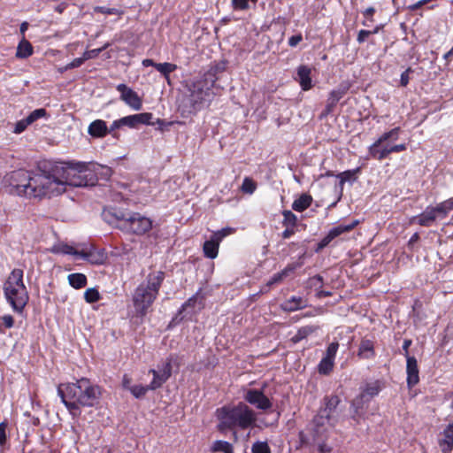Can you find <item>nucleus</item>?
<instances>
[{
  "mask_svg": "<svg viewBox=\"0 0 453 453\" xmlns=\"http://www.w3.org/2000/svg\"><path fill=\"white\" fill-rule=\"evenodd\" d=\"M58 395L73 418L81 415L79 404L92 407L100 397L101 390L88 379L81 378L75 383L61 384L58 388Z\"/></svg>",
  "mask_w": 453,
  "mask_h": 453,
  "instance_id": "1",
  "label": "nucleus"
},
{
  "mask_svg": "<svg viewBox=\"0 0 453 453\" xmlns=\"http://www.w3.org/2000/svg\"><path fill=\"white\" fill-rule=\"evenodd\" d=\"M103 166L94 163L68 162L55 165V176L63 184L64 192L67 186L88 187L97 182V172Z\"/></svg>",
  "mask_w": 453,
  "mask_h": 453,
  "instance_id": "2",
  "label": "nucleus"
},
{
  "mask_svg": "<svg viewBox=\"0 0 453 453\" xmlns=\"http://www.w3.org/2000/svg\"><path fill=\"white\" fill-rule=\"evenodd\" d=\"M216 417L219 420V429H247L253 426L257 421L255 411L246 403L227 404L217 409Z\"/></svg>",
  "mask_w": 453,
  "mask_h": 453,
  "instance_id": "3",
  "label": "nucleus"
},
{
  "mask_svg": "<svg viewBox=\"0 0 453 453\" xmlns=\"http://www.w3.org/2000/svg\"><path fill=\"white\" fill-rule=\"evenodd\" d=\"M64 193L63 184L55 176V165L50 171H31L29 197L42 198Z\"/></svg>",
  "mask_w": 453,
  "mask_h": 453,
  "instance_id": "4",
  "label": "nucleus"
},
{
  "mask_svg": "<svg viewBox=\"0 0 453 453\" xmlns=\"http://www.w3.org/2000/svg\"><path fill=\"white\" fill-rule=\"evenodd\" d=\"M164 280L165 273L163 271H153L148 274L146 281L138 286L133 298L137 311L142 315L146 313L157 298Z\"/></svg>",
  "mask_w": 453,
  "mask_h": 453,
  "instance_id": "5",
  "label": "nucleus"
},
{
  "mask_svg": "<svg viewBox=\"0 0 453 453\" xmlns=\"http://www.w3.org/2000/svg\"><path fill=\"white\" fill-rule=\"evenodd\" d=\"M4 296L17 313H21L28 303L29 295L23 280V271L13 269L4 284Z\"/></svg>",
  "mask_w": 453,
  "mask_h": 453,
  "instance_id": "6",
  "label": "nucleus"
},
{
  "mask_svg": "<svg viewBox=\"0 0 453 453\" xmlns=\"http://www.w3.org/2000/svg\"><path fill=\"white\" fill-rule=\"evenodd\" d=\"M185 100L189 107V111H197L208 105L212 98L213 81L204 80L203 77L186 81Z\"/></svg>",
  "mask_w": 453,
  "mask_h": 453,
  "instance_id": "7",
  "label": "nucleus"
},
{
  "mask_svg": "<svg viewBox=\"0 0 453 453\" xmlns=\"http://www.w3.org/2000/svg\"><path fill=\"white\" fill-rule=\"evenodd\" d=\"M325 406L320 409L319 413L314 417L311 430L313 434L314 441L320 439L332 427H334L339 419L337 407L340 399L337 395L326 396L324 399Z\"/></svg>",
  "mask_w": 453,
  "mask_h": 453,
  "instance_id": "8",
  "label": "nucleus"
},
{
  "mask_svg": "<svg viewBox=\"0 0 453 453\" xmlns=\"http://www.w3.org/2000/svg\"><path fill=\"white\" fill-rule=\"evenodd\" d=\"M400 128L395 127L382 134L370 147L369 154L372 157L383 160L391 153H397L407 149L406 144H392L399 137Z\"/></svg>",
  "mask_w": 453,
  "mask_h": 453,
  "instance_id": "9",
  "label": "nucleus"
},
{
  "mask_svg": "<svg viewBox=\"0 0 453 453\" xmlns=\"http://www.w3.org/2000/svg\"><path fill=\"white\" fill-rule=\"evenodd\" d=\"M116 219L118 227L135 234H143L152 228V220L139 212H119Z\"/></svg>",
  "mask_w": 453,
  "mask_h": 453,
  "instance_id": "10",
  "label": "nucleus"
},
{
  "mask_svg": "<svg viewBox=\"0 0 453 453\" xmlns=\"http://www.w3.org/2000/svg\"><path fill=\"white\" fill-rule=\"evenodd\" d=\"M30 177L31 171L19 169L7 173L3 182L11 194L29 197Z\"/></svg>",
  "mask_w": 453,
  "mask_h": 453,
  "instance_id": "11",
  "label": "nucleus"
},
{
  "mask_svg": "<svg viewBox=\"0 0 453 453\" xmlns=\"http://www.w3.org/2000/svg\"><path fill=\"white\" fill-rule=\"evenodd\" d=\"M383 388L384 383L381 380H377L367 382L364 386L360 395L352 402V406L356 408V412H357V409L363 407L364 403H368L372 398L378 395Z\"/></svg>",
  "mask_w": 453,
  "mask_h": 453,
  "instance_id": "12",
  "label": "nucleus"
},
{
  "mask_svg": "<svg viewBox=\"0 0 453 453\" xmlns=\"http://www.w3.org/2000/svg\"><path fill=\"white\" fill-rule=\"evenodd\" d=\"M244 400L250 404L261 411H267L272 408V402L265 395L262 390L248 389L243 395Z\"/></svg>",
  "mask_w": 453,
  "mask_h": 453,
  "instance_id": "13",
  "label": "nucleus"
},
{
  "mask_svg": "<svg viewBox=\"0 0 453 453\" xmlns=\"http://www.w3.org/2000/svg\"><path fill=\"white\" fill-rule=\"evenodd\" d=\"M150 373L153 375V380L150 383V390H156L162 387V385L170 378L172 374L171 361L165 362L161 366L156 369H150Z\"/></svg>",
  "mask_w": 453,
  "mask_h": 453,
  "instance_id": "14",
  "label": "nucleus"
},
{
  "mask_svg": "<svg viewBox=\"0 0 453 453\" xmlns=\"http://www.w3.org/2000/svg\"><path fill=\"white\" fill-rule=\"evenodd\" d=\"M117 90L120 93V99L134 111L142 109V101L138 94L126 84H119Z\"/></svg>",
  "mask_w": 453,
  "mask_h": 453,
  "instance_id": "15",
  "label": "nucleus"
},
{
  "mask_svg": "<svg viewBox=\"0 0 453 453\" xmlns=\"http://www.w3.org/2000/svg\"><path fill=\"white\" fill-rule=\"evenodd\" d=\"M79 257L92 265H103L107 258L103 250H97L94 246L81 249L79 252Z\"/></svg>",
  "mask_w": 453,
  "mask_h": 453,
  "instance_id": "16",
  "label": "nucleus"
},
{
  "mask_svg": "<svg viewBox=\"0 0 453 453\" xmlns=\"http://www.w3.org/2000/svg\"><path fill=\"white\" fill-rule=\"evenodd\" d=\"M359 223L358 220H353L349 224H341L335 227H333L328 234L321 240L319 244V248L322 249L327 246L334 238L341 234L351 231Z\"/></svg>",
  "mask_w": 453,
  "mask_h": 453,
  "instance_id": "17",
  "label": "nucleus"
},
{
  "mask_svg": "<svg viewBox=\"0 0 453 453\" xmlns=\"http://www.w3.org/2000/svg\"><path fill=\"white\" fill-rule=\"evenodd\" d=\"M439 218L433 209V206H427L421 214L411 218V223L418 224L422 226H431Z\"/></svg>",
  "mask_w": 453,
  "mask_h": 453,
  "instance_id": "18",
  "label": "nucleus"
},
{
  "mask_svg": "<svg viewBox=\"0 0 453 453\" xmlns=\"http://www.w3.org/2000/svg\"><path fill=\"white\" fill-rule=\"evenodd\" d=\"M151 119V113L143 112L123 117L120 119V122L122 123V127L126 126L130 128H135L141 124H150Z\"/></svg>",
  "mask_w": 453,
  "mask_h": 453,
  "instance_id": "19",
  "label": "nucleus"
},
{
  "mask_svg": "<svg viewBox=\"0 0 453 453\" xmlns=\"http://www.w3.org/2000/svg\"><path fill=\"white\" fill-rule=\"evenodd\" d=\"M406 361L407 386L409 388H411L419 381V371L417 359L414 357H407Z\"/></svg>",
  "mask_w": 453,
  "mask_h": 453,
  "instance_id": "20",
  "label": "nucleus"
},
{
  "mask_svg": "<svg viewBox=\"0 0 453 453\" xmlns=\"http://www.w3.org/2000/svg\"><path fill=\"white\" fill-rule=\"evenodd\" d=\"M296 269V265H288L281 272H279V273L273 274L271 277V279L268 280L266 284L261 288V292H263V293L268 292L273 285L280 283L286 277H288Z\"/></svg>",
  "mask_w": 453,
  "mask_h": 453,
  "instance_id": "21",
  "label": "nucleus"
},
{
  "mask_svg": "<svg viewBox=\"0 0 453 453\" xmlns=\"http://www.w3.org/2000/svg\"><path fill=\"white\" fill-rule=\"evenodd\" d=\"M311 73V69L307 65H300L297 68L296 81L304 91L311 89L312 87Z\"/></svg>",
  "mask_w": 453,
  "mask_h": 453,
  "instance_id": "22",
  "label": "nucleus"
},
{
  "mask_svg": "<svg viewBox=\"0 0 453 453\" xmlns=\"http://www.w3.org/2000/svg\"><path fill=\"white\" fill-rule=\"evenodd\" d=\"M88 133L92 137L103 138L109 133V129L107 128L105 121L96 119L89 124Z\"/></svg>",
  "mask_w": 453,
  "mask_h": 453,
  "instance_id": "23",
  "label": "nucleus"
},
{
  "mask_svg": "<svg viewBox=\"0 0 453 453\" xmlns=\"http://www.w3.org/2000/svg\"><path fill=\"white\" fill-rule=\"evenodd\" d=\"M357 356L362 359H371L375 356L374 345L371 340L363 339L360 342Z\"/></svg>",
  "mask_w": 453,
  "mask_h": 453,
  "instance_id": "24",
  "label": "nucleus"
},
{
  "mask_svg": "<svg viewBox=\"0 0 453 453\" xmlns=\"http://www.w3.org/2000/svg\"><path fill=\"white\" fill-rule=\"evenodd\" d=\"M306 306L305 300L299 296H292L280 304L285 311H295Z\"/></svg>",
  "mask_w": 453,
  "mask_h": 453,
  "instance_id": "25",
  "label": "nucleus"
},
{
  "mask_svg": "<svg viewBox=\"0 0 453 453\" xmlns=\"http://www.w3.org/2000/svg\"><path fill=\"white\" fill-rule=\"evenodd\" d=\"M226 62L220 61L218 63L212 64L207 72L203 74V78L207 81H213V86L215 85L216 81L218 80V73H220L226 69Z\"/></svg>",
  "mask_w": 453,
  "mask_h": 453,
  "instance_id": "26",
  "label": "nucleus"
},
{
  "mask_svg": "<svg viewBox=\"0 0 453 453\" xmlns=\"http://www.w3.org/2000/svg\"><path fill=\"white\" fill-rule=\"evenodd\" d=\"M433 209L437 214L439 219H445L448 214L453 211V197L437 203L435 206H433Z\"/></svg>",
  "mask_w": 453,
  "mask_h": 453,
  "instance_id": "27",
  "label": "nucleus"
},
{
  "mask_svg": "<svg viewBox=\"0 0 453 453\" xmlns=\"http://www.w3.org/2000/svg\"><path fill=\"white\" fill-rule=\"evenodd\" d=\"M312 203L311 196L303 194L296 198L292 203V209L296 211L302 212L311 206Z\"/></svg>",
  "mask_w": 453,
  "mask_h": 453,
  "instance_id": "28",
  "label": "nucleus"
},
{
  "mask_svg": "<svg viewBox=\"0 0 453 453\" xmlns=\"http://www.w3.org/2000/svg\"><path fill=\"white\" fill-rule=\"evenodd\" d=\"M203 307V297L200 293H196L192 297H190L185 303L182 304L181 310L186 311L188 308H192L193 310H201Z\"/></svg>",
  "mask_w": 453,
  "mask_h": 453,
  "instance_id": "29",
  "label": "nucleus"
},
{
  "mask_svg": "<svg viewBox=\"0 0 453 453\" xmlns=\"http://www.w3.org/2000/svg\"><path fill=\"white\" fill-rule=\"evenodd\" d=\"M69 284L75 289H80L87 285V277L83 273H71L67 277Z\"/></svg>",
  "mask_w": 453,
  "mask_h": 453,
  "instance_id": "30",
  "label": "nucleus"
},
{
  "mask_svg": "<svg viewBox=\"0 0 453 453\" xmlns=\"http://www.w3.org/2000/svg\"><path fill=\"white\" fill-rule=\"evenodd\" d=\"M33 53V47L27 40H21L17 47L16 57L18 58H27Z\"/></svg>",
  "mask_w": 453,
  "mask_h": 453,
  "instance_id": "31",
  "label": "nucleus"
},
{
  "mask_svg": "<svg viewBox=\"0 0 453 453\" xmlns=\"http://www.w3.org/2000/svg\"><path fill=\"white\" fill-rule=\"evenodd\" d=\"M51 252L57 253V254H66V255H73L77 257H79V252L80 250H76L73 246H70L68 244L65 243H58L54 245L51 248Z\"/></svg>",
  "mask_w": 453,
  "mask_h": 453,
  "instance_id": "32",
  "label": "nucleus"
},
{
  "mask_svg": "<svg viewBox=\"0 0 453 453\" xmlns=\"http://www.w3.org/2000/svg\"><path fill=\"white\" fill-rule=\"evenodd\" d=\"M219 245L217 242H214L211 239L206 241L203 243V250L204 253V256L208 258H215L218 256L219 253Z\"/></svg>",
  "mask_w": 453,
  "mask_h": 453,
  "instance_id": "33",
  "label": "nucleus"
},
{
  "mask_svg": "<svg viewBox=\"0 0 453 453\" xmlns=\"http://www.w3.org/2000/svg\"><path fill=\"white\" fill-rule=\"evenodd\" d=\"M317 329L314 326H305L298 329L297 333L292 337V342L294 343L299 342L303 339L306 338L308 335L315 332Z\"/></svg>",
  "mask_w": 453,
  "mask_h": 453,
  "instance_id": "34",
  "label": "nucleus"
},
{
  "mask_svg": "<svg viewBox=\"0 0 453 453\" xmlns=\"http://www.w3.org/2000/svg\"><path fill=\"white\" fill-rule=\"evenodd\" d=\"M155 68L169 81V74L176 70L177 65L172 63H157L155 65Z\"/></svg>",
  "mask_w": 453,
  "mask_h": 453,
  "instance_id": "35",
  "label": "nucleus"
},
{
  "mask_svg": "<svg viewBox=\"0 0 453 453\" xmlns=\"http://www.w3.org/2000/svg\"><path fill=\"white\" fill-rule=\"evenodd\" d=\"M334 363V360L324 357L319 364V372L320 374H328L333 370Z\"/></svg>",
  "mask_w": 453,
  "mask_h": 453,
  "instance_id": "36",
  "label": "nucleus"
},
{
  "mask_svg": "<svg viewBox=\"0 0 453 453\" xmlns=\"http://www.w3.org/2000/svg\"><path fill=\"white\" fill-rule=\"evenodd\" d=\"M128 390L135 398H141L146 395V393L150 390V385L142 386V385H134L128 388Z\"/></svg>",
  "mask_w": 453,
  "mask_h": 453,
  "instance_id": "37",
  "label": "nucleus"
},
{
  "mask_svg": "<svg viewBox=\"0 0 453 453\" xmlns=\"http://www.w3.org/2000/svg\"><path fill=\"white\" fill-rule=\"evenodd\" d=\"M48 113L45 109L40 108L33 111L26 119L29 125L33 124L39 119L47 118Z\"/></svg>",
  "mask_w": 453,
  "mask_h": 453,
  "instance_id": "38",
  "label": "nucleus"
},
{
  "mask_svg": "<svg viewBox=\"0 0 453 453\" xmlns=\"http://www.w3.org/2000/svg\"><path fill=\"white\" fill-rule=\"evenodd\" d=\"M100 297L101 296H100L98 290L95 288H88L84 292V299L88 303H93L99 301Z\"/></svg>",
  "mask_w": 453,
  "mask_h": 453,
  "instance_id": "39",
  "label": "nucleus"
},
{
  "mask_svg": "<svg viewBox=\"0 0 453 453\" xmlns=\"http://www.w3.org/2000/svg\"><path fill=\"white\" fill-rule=\"evenodd\" d=\"M297 217L291 211H283V222L282 224L288 227H294L296 225Z\"/></svg>",
  "mask_w": 453,
  "mask_h": 453,
  "instance_id": "40",
  "label": "nucleus"
},
{
  "mask_svg": "<svg viewBox=\"0 0 453 453\" xmlns=\"http://www.w3.org/2000/svg\"><path fill=\"white\" fill-rule=\"evenodd\" d=\"M252 453H271L270 447L266 441H257L251 447Z\"/></svg>",
  "mask_w": 453,
  "mask_h": 453,
  "instance_id": "41",
  "label": "nucleus"
},
{
  "mask_svg": "<svg viewBox=\"0 0 453 453\" xmlns=\"http://www.w3.org/2000/svg\"><path fill=\"white\" fill-rule=\"evenodd\" d=\"M257 188L256 183L249 177L244 178L242 184V191L246 194H253Z\"/></svg>",
  "mask_w": 453,
  "mask_h": 453,
  "instance_id": "42",
  "label": "nucleus"
},
{
  "mask_svg": "<svg viewBox=\"0 0 453 453\" xmlns=\"http://www.w3.org/2000/svg\"><path fill=\"white\" fill-rule=\"evenodd\" d=\"M213 449L216 451H222L224 453H233L232 445L225 441H217L213 445Z\"/></svg>",
  "mask_w": 453,
  "mask_h": 453,
  "instance_id": "43",
  "label": "nucleus"
},
{
  "mask_svg": "<svg viewBox=\"0 0 453 453\" xmlns=\"http://www.w3.org/2000/svg\"><path fill=\"white\" fill-rule=\"evenodd\" d=\"M107 46H108V44H105L103 47L98 48V49L86 50L82 55L83 59L86 61L88 59L96 58L104 49H106Z\"/></svg>",
  "mask_w": 453,
  "mask_h": 453,
  "instance_id": "44",
  "label": "nucleus"
},
{
  "mask_svg": "<svg viewBox=\"0 0 453 453\" xmlns=\"http://www.w3.org/2000/svg\"><path fill=\"white\" fill-rule=\"evenodd\" d=\"M338 348V342L330 343L326 350L325 357L334 361Z\"/></svg>",
  "mask_w": 453,
  "mask_h": 453,
  "instance_id": "45",
  "label": "nucleus"
},
{
  "mask_svg": "<svg viewBox=\"0 0 453 453\" xmlns=\"http://www.w3.org/2000/svg\"><path fill=\"white\" fill-rule=\"evenodd\" d=\"M343 90H333L330 92L328 101L331 102L332 105H336V104L340 101V99L343 96Z\"/></svg>",
  "mask_w": 453,
  "mask_h": 453,
  "instance_id": "46",
  "label": "nucleus"
},
{
  "mask_svg": "<svg viewBox=\"0 0 453 453\" xmlns=\"http://www.w3.org/2000/svg\"><path fill=\"white\" fill-rule=\"evenodd\" d=\"M95 12L102 14H119V11L116 8H110L107 6H96Z\"/></svg>",
  "mask_w": 453,
  "mask_h": 453,
  "instance_id": "47",
  "label": "nucleus"
},
{
  "mask_svg": "<svg viewBox=\"0 0 453 453\" xmlns=\"http://www.w3.org/2000/svg\"><path fill=\"white\" fill-rule=\"evenodd\" d=\"M374 13H375V9L373 7H369L363 12L364 17L368 19V23L366 21L363 22V24L365 26H368V27L372 26V23H373L372 16Z\"/></svg>",
  "mask_w": 453,
  "mask_h": 453,
  "instance_id": "48",
  "label": "nucleus"
},
{
  "mask_svg": "<svg viewBox=\"0 0 453 453\" xmlns=\"http://www.w3.org/2000/svg\"><path fill=\"white\" fill-rule=\"evenodd\" d=\"M27 119H23L19 120L14 127L13 133L15 134H21L23 131L26 130V128L29 126V123L27 122Z\"/></svg>",
  "mask_w": 453,
  "mask_h": 453,
  "instance_id": "49",
  "label": "nucleus"
},
{
  "mask_svg": "<svg viewBox=\"0 0 453 453\" xmlns=\"http://www.w3.org/2000/svg\"><path fill=\"white\" fill-rule=\"evenodd\" d=\"M323 283V279L320 275H315L309 280V285L313 288H321Z\"/></svg>",
  "mask_w": 453,
  "mask_h": 453,
  "instance_id": "50",
  "label": "nucleus"
},
{
  "mask_svg": "<svg viewBox=\"0 0 453 453\" xmlns=\"http://www.w3.org/2000/svg\"><path fill=\"white\" fill-rule=\"evenodd\" d=\"M84 62L85 60L83 59L82 56L81 58H74L72 62L65 65V70L77 68L81 66Z\"/></svg>",
  "mask_w": 453,
  "mask_h": 453,
  "instance_id": "51",
  "label": "nucleus"
},
{
  "mask_svg": "<svg viewBox=\"0 0 453 453\" xmlns=\"http://www.w3.org/2000/svg\"><path fill=\"white\" fill-rule=\"evenodd\" d=\"M232 4L235 10H245L249 7L248 0H232Z\"/></svg>",
  "mask_w": 453,
  "mask_h": 453,
  "instance_id": "52",
  "label": "nucleus"
},
{
  "mask_svg": "<svg viewBox=\"0 0 453 453\" xmlns=\"http://www.w3.org/2000/svg\"><path fill=\"white\" fill-rule=\"evenodd\" d=\"M303 40V36L301 34H296L295 35H292L291 37H289L288 39V45L290 47H296L297 46L300 42H302Z\"/></svg>",
  "mask_w": 453,
  "mask_h": 453,
  "instance_id": "53",
  "label": "nucleus"
},
{
  "mask_svg": "<svg viewBox=\"0 0 453 453\" xmlns=\"http://www.w3.org/2000/svg\"><path fill=\"white\" fill-rule=\"evenodd\" d=\"M411 71V68H408L407 70H405L402 74H401V79H400V83L403 87H405L407 86V84L409 83V73Z\"/></svg>",
  "mask_w": 453,
  "mask_h": 453,
  "instance_id": "54",
  "label": "nucleus"
},
{
  "mask_svg": "<svg viewBox=\"0 0 453 453\" xmlns=\"http://www.w3.org/2000/svg\"><path fill=\"white\" fill-rule=\"evenodd\" d=\"M6 424L4 422L0 423V445H4L6 441Z\"/></svg>",
  "mask_w": 453,
  "mask_h": 453,
  "instance_id": "55",
  "label": "nucleus"
},
{
  "mask_svg": "<svg viewBox=\"0 0 453 453\" xmlns=\"http://www.w3.org/2000/svg\"><path fill=\"white\" fill-rule=\"evenodd\" d=\"M2 321H3V325L7 328H11L13 326L14 320L11 315H4L2 318Z\"/></svg>",
  "mask_w": 453,
  "mask_h": 453,
  "instance_id": "56",
  "label": "nucleus"
},
{
  "mask_svg": "<svg viewBox=\"0 0 453 453\" xmlns=\"http://www.w3.org/2000/svg\"><path fill=\"white\" fill-rule=\"evenodd\" d=\"M430 1L431 0H420V1L417 2L416 4L410 5L409 10L415 12V11L420 9L421 7H423L424 5H426V4H428Z\"/></svg>",
  "mask_w": 453,
  "mask_h": 453,
  "instance_id": "57",
  "label": "nucleus"
},
{
  "mask_svg": "<svg viewBox=\"0 0 453 453\" xmlns=\"http://www.w3.org/2000/svg\"><path fill=\"white\" fill-rule=\"evenodd\" d=\"M318 449H319V453H330L332 450L331 447H329L324 441L319 442Z\"/></svg>",
  "mask_w": 453,
  "mask_h": 453,
  "instance_id": "58",
  "label": "nucleus"
},
{
  "mask_svg": "<svg viewBox=\"0 0 453 453\" xmlns=\"http://www.w3.org/2000/svg\"><path fill=\"white\" fill-rule=\"evenodd\" d=\"M352 175V173L350 171H346L341 174H339V178H340V185L342 187L343 184L345 183V181L347 180H349V178Z\"/></svg>",
  "mask_w": 453,
  "mask_h": 453,
  "instance_id": "59",
  "label": "nucleus"
},
{
  "mask_svg": "<svg viewBox=\"0 0 453 453\" xmlns=\"http://www.w3.org/2000/svg\"><path fill=\"white\" fill-rule=\"evenodd\" d=\"M234 228L231 227H225L219 231H217L223 238L232 234L234 233Z\"/></svg>",
  "mask_w": 453,
  "mask_h": 453,
  "instance_id": "60",
  "label": "nucleus"
},
{
  "mask_svg": "<svg viewBox=\"0 0 453 453\" xmlns=\"http://www.w3.org/2000/svg\"><path fill=\"white\" fill-rule=\"evenodd\" d=\"M372 33L371 30H360L358 34L357 40L359 42H364L365 38Z\"/></svg>",
  "mask_w": 453,
  "mask_h": 453,
  "instance_id": "61",
  "label": "nucleus"
},
{
  "mask_svg": "<svg viewBox=\"0 0 453 453\" xmlns=\"http://www.w3.org/2000/svg\"><path fill=\"white\" fill-rule=\"evenodd\" d=\"M411 345V340H409V339L404 340L403 344V349L404 351V356L406 357H410L408 349Z\"/></svg>",
  "mask_w": 453,
  "mask_h": 453,
  "instance_id": "62",
  "label": "nucleus"
},
{
  "mask_svg": "<svg viewBox=\"0 0 453 453\" xmlns=\"http://www.w3.org/2000/svg\"><path fill=\"white\" fill-rule=\"evenodd\" d=\"M211 239L214 241V242H217L218 245L219 246V243L224 238L216 231L212 234Z\"/></svg>",
  "mask_w": 453,
  "mask_h": 453,
  "instance_id": "63",
  "label": "nucleus"
},
{
  "mask_svg": "<svg viewBox=\"0 0 453 453\" xmlns=\"http://www.w3.org/2000/svg\"><path fill=\"white\" fill-rule=\"evenodd\" d=\"M123 388L126 389H128V388L132 387L131 385V379L127 375H124L123 380H122Z\"/></svg>",
  "mask_w": 453,
  "mask_h": 453,
  "instance_id": "64",
  "label": "nucleus"
}]
</instances>
